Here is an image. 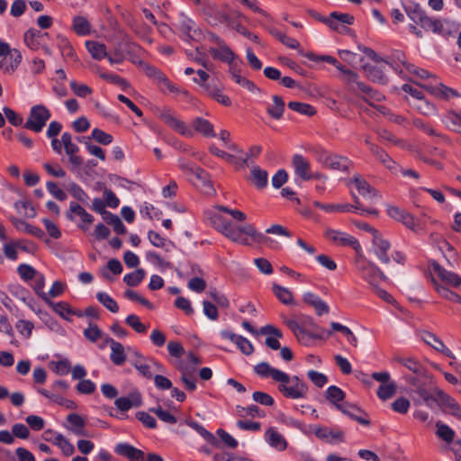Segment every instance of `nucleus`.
<instances>
[{"label": "nucleus", "mask_w": 461, "mask_h": 461, "mask_svg": "<svg viewBox=\"0 0 461 461\" xmlns=\"http://www.w3.org/2000/svg\"><path fill=\"white\" fill-rule=\"evenodd\" d=\"M125 322L137 333H145L147 331V326L144 323H142L140 318L135 314L128 315L127 318L125 319Z\"/></svg>", "instance_id": "338daca9"}, {"label": "nucleus", "mask_w": 461, "mask_h": 461, "mask_svg": "<svg viewBox=\"0 0 461 461\" xmlns=\"http://www.w3.org/2000/svg\"><path fill=\"white\" fill-rule=\"evenodd\" d=\"M390 248V242L375 231L373 237L371 250L383 264L387 265L391 262V258L388 255Z\"/></svg>", "instance_id": "f3484780"}, {"label": "nucleus", "mask_w": 461, "mask_h": 461, "mask_svg": "<svg viewBox=\"0 0 461 461\" xmlns=\"http://www.w3.org/2000/svg\"><path fill=\"white\" fill-rule=\"evenodd\" d=\"M175 26L178 36L186 42L195 40L199 33L195 23L183 13L179 14Z\"/></svg>", "instance_id": "f8f14e48"}, {"label": "nucleus", "mask_w": 461, "mask_h": 461, "mask_svg": "<svg viewBox=\"0 0 461 461\" xmlns=\"http://www.w3.org/2000/svg\"><path fill=\"white\" fill-rule=\"evenodd\" d=\"M423 340L427 344L431 346L435 350L443 353L444 355H446L448 357H452V358L454 357L452 351L450 349H448L445 346L443 341L439 338H438L436 335L428 332L424 335Z\"/></svg>", "instance_id": "f704fd0d"}, {"label": "nucleus", "mask_w": 461, "mask_h": 461, "mask_svg": "<svg viewBox=\"0 0 461 461\" xmlns=\"http://www.w3.org/2000/svg\"><path fill=\"white\" fill-rule=\"evenodd\" d=\"M114 452L130 461H143L144 459V452L142 450L125 442L116 444Z\"/></svg>", "instance_id": "4be33fe9"}, {"label": "nucleus", "mask_w": 461, "mask_h": 461, "mask_svg": "<svg viewBox=\"0 0 461 461\" xmlns=\"http://www.w3.org/2000/svg\"><path fill=\"white\" fill-rule=\"evenodd\" d=\"M254 372L261 378L271 377L275 382H284L287 374L271 366L267 362H260L254 366Z\"/></svg>", "instance_id": "a211bd4d"}, {"label": "nucleus", "mask_w": 461, "mask_h": 461, "mask_svg": "<svg viewBox=\"0 0 461 461\" xmlns=\"http://www.w3.org/2000/svg\"><path fill=\"white\" fill-rule=\"evenodd\" d=\"M394 361L401 364L405 368L412 372L414 377H428V371L426 367L414 357L398 356L394 357Z\"/></svg>", "instance_id": "dca6fc26"}, {"label": "nucleus", "mask_w": 461, "mask_h": 461, "mask_svg": "<svg viewBox=\"0 0 461 461\" xmlns=\"http://www.w3.org/2000/svg\"><path fill=\"white\" fill-rule=\"evenodd\" d=\"M142 403L141 394L135 390L126 397L116 398L114 404L122 411H127L132 407H140Z\"/></svg>", "instance_id": "393cba45"}, {"label": "nucleus", "mask_w": 461, "mask_h": 461, "mask_svg": "<svg viewBox=\"0 0 461 461\" xmlns=\"http://www.w3.org/2000/svg\"><path fill=\"white\" fill-rule=\"evenodd\" d=\"M274 104L267 108V113L274 119L279 120L285 112V102L279 95H273L272 97Z\"/></svg>", "instance_id": "c03bdc74"}, {"label": "nucleus", "mask_w": 461, "mask_h": 461, "mask_svg": "<svg viewBox=\"0 0 461 461\" xmlns=\"http://www.w3.org/2000/svg\"><path fill=\"white\" fill-rule=\"evenodd\" d=\"M348 185L354 194V190H357L358 194L364 199L374 200L381 198L378 192L359 174L354 175V176L348 181Z\"/></svg>", "instance_id": "1a4fd4ad"}, {"label": "nucleus", "mask_w": 461, "mask_h": 461, "mask_svg": "<svg viewBox=\"0 0 461 461\" xmlns=\"http://www.w3.org/2000/svg\"><path fill=\"white\" fill-rule=\"evenodd\" d=\"M363 69L366 73L367 77L375 83L381 85L387 84V77L382 68L371 65H364Z\"/></svg>", "instance_id": "a19ab883"}, {"label": "nucleus", "mask_w": 461, "mask_h": 461, "mask_svg": "<svg viewBox=\"0 0 461 461\" xmlns=\"http://www.w3.org/2000/svg\"><path fill=\"white\" fill-rule=\"evenodd\" d=\"M72 29L77 35L86 36L91 32V24L86 17L76 15L72 20Z\"/></svg>", "instance_id": "58836bf2"}, {"label": "nucleus", "mask_w": 461, "mask_h": 461, "mask_svg": "<svg viewBox=\"0 0 461 461\" xmlns=\"http://www.w3.org/2000/svg\"><path fill=\"white\" fill-rule=\"evenodd\" d=\"M50 364L52 366L53 371L59 375H68L71 369V364L67 358L57 362L51 361Z\"/></svg>", "instance_id": "774afa93"}, {"label": "nucleus", "mask_w": 461, "mask_h": 461, "mask_svg": "<svg viewBox=\"0 0 461 461\" xmlns=\"http://www.w3.org/2000/svg\"><path fill=\"white\" fill-rule=\"evenodd\" d=\"M350 165L351 161L348 158L339 156L337 154H331L325 167L344 172L349 168Z\"/></svg>", "instance_id": "c9c22d12"}, {"label": "nucleus", "mask_w": 461, "mask_h": 461, "mask_svg": "<svg viewBox=\"0 0 461 461\" xmlns=\"http://www.w3.org/2000/svg\"><path fill=\"white\" fill-rule=\"evenodd\" d=\"M315 436L330 444H338L345 439V433L339 428L319 426L314 429Z\"/></svg>", "instance_id": "2eb2a0df"}, {"label": "nucleus", "mask_w": 461, "mask_h": 461, "mask_svg": "<svg viewBox=\"0 0 461 461\" xmlns=\"http://www.w3.org/2000/svg\"><path fill=\"white\" fill-rule=\"evenodd\" d=\"M292 165L295 175L302 180L312 178L311 166L309 161L301 154H294L292 158Z\"/></svg>", "instance_id": "5701e85b"}, {"label": "nucleus", "mask_w": 461, "mask_h": 461, "mask_svg": "<svg viewBox=\"0 0 461 461\" xmlns=\"http://www.w3.org/2000/svg\"><path fill=\"white\" fill-rule=\"evenodd\" d=\"M22 59V53L18 50L13 49L7 58L0 61V68L5 71H14L20 65Z\"/></svg>", "instance_id": "72a5a7b5"}, {"label": "nucleus", "mask_w": 461, "mask_h": 461, "mask_svg": "<svg viewBox=\"0 0 461 461\" xmlns=\"http://www.w3.org/2000/svg\"><path fill=\"white\" fill-rule=\"evenodd\" d=\"M355 88L356 92L354 93L358 95L357 91L361 92L363 94L361 98L372 106H375L373 102H381L384 99V95L381 92L373 89L363 82H357Z\"/></svg>", "instance_id": "b1692460"}, {"label": "nucleus", "mask_w": 461, "mask_h": 461, "mask_svg": "<svg viewBox=\"0 0 461 461\" xmlns=\"http://www.w3.org/2000/svg\"><path fill=\"white\" fill-rule=\"evenodd\" d=\"M266 442L278 451H284L287 447V441L276 429L269 428L264 435Z\"/></svg>", "instance_id": "bb28decb"}, {"label": "nucleus", "mask_w": 461, "mask_h": 461, "mask_svg": "<svg viewBox=\"0 0 461 461\" xmlns=\"http://www.w3.org/2000/svg\"><path fill=\"white\" fill-rule=\"evenodd\" d=\"M386 212L392 219L402 222L408 228H414L416 223L413 216L411 213L405 212L399 205L394 203H386Z\"/></svg>", "instance_id": "aec40b11"}, {"label": "nucleus", "mask_w": 461, "mask_h": 461, "mask_svg": "<svg viewBox=\"0 0 461 461\" xmlns=\"http://www.w3.org/2000/svg\"><path fill=\"white\" fill-rule=\"evenodd\" d=\"M106 342L111 348L110 359L112 363L117 366H122L127 359L123 345L112 338L106 339Z\"/></svg>", "instance_id": "a878e982"}, {"label": "nucleus", "mask_w": 461, "mask_h": 461, "mask_svg": "<svg viewBox=\"0 0 461 461\" xmlns=\"http://www.w3.org/2000/svg\"><path fill=\"white\" fill-rule=\"evenodd\" d=\"M185 424L194 429L208 443L212 444L215 441V437L200 423L192 420H186Z\"/></svg>", "instance_id": "5fc2aeb1"}, {"label": "nucleus", "mask_w": 461, "mask_h": 461, "mask_svg": "<svg viewBox=\"0 0 461 461\" xmlns=\"http://www.w3.org/2000/svg\"><path fill=\"white\" fill-rule=\"evenodd\" d=\"M396 384L393 381H390L384 384H381L377 390V396L386 401L390 399L396 393Z\"/></svg>", "instance_id": "052dcab7"}, {"label": "nucleus", "mask_w": 461, "mask_h": 461, "mask_svg": "<svg viewBox=\"0 0 461 461\" xmlns=\"http://www.w3.org/2000/svg\"><path fill=\"white\" fill-rule=\"evenodd\" d=\"M209 52L214 59H219L228 64H230L235 59L234 52L229 48L226 42L218 48L211 47Z\"/></svg>", "instance_id": "473e14b6"}, {"label": "nucleus", "mask_w": 461, "mask_h": 461, "mask_svg": "<svg viewBox=\"0 0 461 461\" xmlns=\"http://www.w3.org/2000/svg\"><path fill=\"white\" fill-rule=\"evenodd\" d=\"M67 421L68 426L67 427L74 435L77 436H86L85 429L86 421L85 420L77 413H70L67 416Z\"/></svg>", "instance_id": "2f4dec72"}, {"label": "nucleus", "mask_w": 461, "mask_h": 461, "mask_svg": "<svg viewBox=\"0 0 461 461\" xmlns=\"http://www.w3.org/2000/svg\"><path fill=\"white\" fill-rule=\"evenodd\" d=\"M403 9L407 16L415 23L420 24L422 29H425L430 17L428 16L421 6L415 2H410L403 5Z\"/></svg>", "instance_id": "6ab92c4d"}, {"label": "nucleus", "mask_w": 461, "mask_h": 461, "mask_svg": "<svg viewBox=\"0 0 461 461\" xmlns=\"http://www.w3.org/2000/svg\"><path fill=\"white\" fill-rule=\"evenodd\" d=\"M278 391L283 396L289 399H303L308 394L307 384L300 379L297 375L290 376L287 374L286 379L284 382H277Z\"/></svg>", "instance_id": "f03ea898"}, {"label": "nucleus", "mask_w": 461, "mask_h": 461, "mask_svg": "<svg viewBox=\"0 0 461 461\" xmlns=\"http://www.w3.org/2000/svg\"><path fill=\"white\" fill-rule=\"evenodd\" d=\"M429 267L443 283L454 287L461 285V277L457 274L445 269L438 262L431 261Z\"/></svg>", "instance_id": "412c9836"}, {"label": "nucleus", "mask_w": 461, "mask_h": 461, "mask_svg": "<svg viewBox=\"0 0 461 461\" xmlns=\"http://www.w3.org/2000/svg\"><path fill=\"white\" fill-rule=\"evenodd\" d=\"M315 207L327 213L352 212L364 217L376 218L379 212L370 203H314Z\"/></svg>", "instance_id": "f257e3e1"}, {"label": "nucleus", "mask_w": 461, "mask_h": 461, "mask_svg": "<svg viewBox=\"0 0 461 461\" xmlns=\"http://www.w3.org/2000/svg\"><path fill=\"white\" fill-rule=\"evenodd\" d=\"M243 234L251 237L254 241L262 242L266 245L273 242L272 239L265 236L263 233L258 232L255 227L251 224H244L235 227L231 233L228 234V239L242 245H249L250 243L249 242L248 238L243 237Z\"/></svg>", "instance_id": "7ed1b4c3"}, {"label": "nucleus", "mask_w": 461, "mask_h": 461, "mask_svg": "<svg viewBox=\"0 0 461 461\" xmlns=\"http://www.w3.org/2000/svg\"><path fill=\"white\" fill-rule=\"evenodd\" d=\"M92 209L95 212H99L103 214V219L106 221L107 224L111 225L113 230L117 234H124L126 232V228L123 225L122 220L115 214L112 212L104 211L105 207L115 208L119 203H92Z\"/></svg>", "instance_id": "ddd939ff"}, {"label": "nucleus", "mask_w": 461, "mask_h": 461, "mask_svg": "<svg viewBox=\"0 0 461 461\" xmlns=\"http://www.w3.org/2000/svg\"><path fill=\"white\" fill-rule=\"evenodd\" d=\"M145 271L142 268H139L131 273L124 276L123 281L129 286H137L144 278Z\"/></svg>", "instance_id": "e2e57ef3"}, {"label": "nucleus", "mask_w": 461, "mask_h": 461, "mask_svg": "<svg viewBox=\"0 0 461 461\" xmlns=\"http://www.w3.org/2000/svg\"><path fill=\"white\" fill-rule=\"evenodd\" d=\"M403 379L412 387V392L417 395V397L413 398L415 403H425L429 407L432 406L435 402V399L426 388L422 381L423 378L414 377L412 375H406L403 376Z\"/></svg>", "instance_id": "0eeeda50"}, {"label": "nucleus", "mask_w": 461, "mask_h": 461, "mask_svg": "<svg viewBox=\"0 0 461 461\" xmlns=\"http://www.w3.org/2000/svg\"><path fill=\"white\" fill-rule=\"evenodd\" d=\"M444 124L450 130L461 132V113H449L443 119Z\"/></svg>", "instance_id": "13d9d810"}, {"label": "nucleus", "mask_w": 461, "mask_h": 461, "mask_svg": "<svg viewBox=\"0 0 461 461\" xmlns=\"http://www.w3.org/2000/svg\"><path fill=\"white\" fill-rule=\"evenodd\" d=\"M14 208L17 213L24 218H33L37 213L33 203H14Z\"/></svg>", "instance_id": "0e129e2a"}, {"label": "nucleus", "mask_w": 461, "mask_h": 461, "mask_svg": "<svg viewBox=\"0 0 461 461\" xmlns=\"http://www.w3.org/2000/svg\"><path fill=\"white\" fill-rule=\"evenodd\" d=\"M324 235L325 238L335 246L349 247L354 249L357 255L362 253V247L358 240L348 232L339 230L327 229Z\"/></svg>", "instance_id": "423d86ee"}, {"label": "nucleus", "mask_w": 461, "mask_h": 461, "mask_svg": "<svg viewBox=\"0 0 461 461\" xmlns=\"http://www.w3.org/2000/svg\"><path fill=\"white\" fill-rule=\"evenodd\" d=\"M43 34L36 29H29L24 33V43L28 48L36 50L40 48V39Z\"/></svg>", "instance_id": "de8ad7c7"}, {"label": "nucleus", "mask_w": 461, "mask_h": 461, "mask_svg": "<svg viewBox=\"0 0 461 461\" xmlns=\"http://www.w3.org/2000/svg\"><path fill=\"white\" fill-rule=\"evenodd\" d=\"M459 29L458 24L450 19H433L430 17L425 31H431L432 32L443 37L454 35Z\"/></svg>", "instance_id": "9b49d317"}, {"label": "nucleus", "mask_w": 461, "mask_h": 461, "mask_svg": "<svg viewBox=\"0 0 461 461\" xmlns=\"http://www.w3.org/2000/svg\"><path fill=\"white\" fill-rule=\"evenodd\" d=\"M45 302L47 303V304L50 307H51V309L56 313H58L60 317H62L64 319H68V315H77L78 317L82 316L81 313H77L76 312H74L68 303H65V302L54 303V302L50 301V299H47V301H45Z\"/></svg>", "instance_id": "4c0bfd02"}, {"label": "nucleus", "mask_w": 461, "mask_h": 461, "mask_svg": "<svg viewBox=\"0 0 461 461\" xmlns=\"http://www.w3.org/2000/svg\"><path fill=\"white\" fill-rule=\"evenodd\" d=\"M33 285L32 288L34 292L44 301H47L48 295L43 291L44 285H45V277L44 276L38 272V274L33 277Z\"/></svg>", "instance_id": "69168bd1"}, {"label": "nucleus", "mask_w": 461, "mask_h": 461, "mask_svg": "<svg viewBox=\"0 0 461 461\" xmlns=\"http://www.w3.org/2000/svg\"><path fill=\"white\" fill-rule=\"evenodd\" d=\"M326 399L331 402L336 409L338 410V406L343 405V400L345 398V393L336 385H330L327 388L325 392Z\"/></svg>", "instance_id": "ea45409f"}, {"label": "nucleus", "mask_w": 461, "mask_h": 461, "mask_svg": "<svg viewBox=\"0 0 461 461\" xmlns=\"http://www.w3.org/2000/svg\"><path fill=\"white\" fill-rule=\"evenodd\" d=\"M391 66L392 68L399 75L402 73V70L400 68L399 64H402L407 68V64H409L406 60L405 54L399 50L393 51L392 56L389 59H384L382 61Z\"/></svg>", "instance_id": "e433bc0d"}, {"label": "nucleus", "mask_w": 461, "mask_h": 461, "mask_svg": "<svg viewBox=\"0 0 461 461\" xmlns=\"http://www.w3.org/2000/svg\"><path fill=\"white\" fill-rule=\"evenodd\" d=\"M338 410L362 425L366 426L370 423L369 420L366 418V415L354 404L344 402L343 405L338 406Z\"/></svg>", "instance_id": "cd10ccee"}, {"label": "nucleus", "mask_w": 461, "mask_h": 461, "mask_svg": "<svg viewBox=\"0 0 461 461\" xmlns=\"http://www.w3.org/2000/svg\"><path fill=\"white\" fill-rule=\"evenodd\" d=\"M96 299L108 311H110V312H112L113 313H116V312H119V305H118V303L107 293H105V292H98L96 294Z\"/></svg>", "instance_id": "8fccbe9b"}, {"label": "nucleus", "mask_w": 461, "mask_h": 461, "mask_svg": "<svg viewBox=\"0 0 461 461\" xmlns=\"http://www.w3.org/2000/svg\"><path fill=\"white\" fill-rule=\"evenodd\" d=\"M335 67H336V68L338 70H339L343 74L344 80L348 85H350V90L352 92H356L355 86H357V82H359L358 81V75L356 72H354V71H352L350 69L346 68L339 62H338V64Z\"/></svg>", "instance_id": "603ef678"}, {"label": "nucleus", "mask_w": 461, "mask_h": 461, "mask_svg": "<svg viewBox=\"0 0 461 461\" xmlns=\"http://www.w3.org/2000/svg\"><path fill=\"white\" fill-rule=\"evenodd\" d=\"M203 14L212 26H217L222 23H226L228 25L231 24L230 17L221 10L216 4L210 1L203 3Z\"/></svg>", "instance_id": "9d476101"}, {"label": "nucleus", "mask_w": 461, "mask_h": 461, "mask_svg": "<svg viewBox=\"0 0 461 461\" xmlns=\"http://www.w3.org/2000/svg\"><path fill=\"white\" fill-rule=\"evenodd\" d=\"M371 152L379 158L389 169H393L395 166V162L389 157V155L381 148L375 144L370 145Z\"/></svg>", "instance_id": "4d7b16f0"}, {"label": "nucleus", "mask_w": 461, "mask_h": 461, "mask_svg": "<svg viewBox=\"0 0 461 461\" xmlns=\"http://www.w3.org/2000/svg\"><path fill=\"white\" fill-rule=\"evenodd\" d=\"M273 293L284 304L289 305L294 303L293 294L290 290L278 285H274Z\"/></svg>", "instance_id": "6e6d98bb"}, {"label": "nucleus", "mask_w": 461, "mask_h": 461, "mask_svg": "<svg viewBox=\"0 0 461 461\" xmlns=\"http://www.w3.org/2000/svg\"><path fill=\"white\" fill-rule=\"evenodd\" d=\"M303 302L313 307L317 315L321 316L329 312V305L317 294L312 292L303 294Z\"/></svg>", "instance_id": "7c9ffc66"}, {"label": "nucleus", "mask_w": 461, "mask_h": 461, "mask_svg": "<svg viewBox=\"0 0 461 461\" xmlns=\"http://www.w3.org/2000/svg\"><path fill=\"white\" fill-rule=\"evenodd\" d=\"M205 88L208 95L212 96L215 101L225 106L230 105L231 102L230 97L224 95L221 89L210 85H207Z\"/></svg>", "instance_id": "864d4df0"}, {"label": "nucleus", "mask_w": 461, "mask_h": 461, "mask_svg": "<svg viewBox=\"0 0 461 461\" xmlns=\"http://www.w3.org/2000/svg\"><path fill=\"white\" fill-rule=\"evenodd\" d=\"M50 117L51 113L46 106L42 104L34 105L30 110L24 127L34 132H41Z\"/></svg>", "instance_id": "39448f33"}, {"label": "nucleus", "mask_w": 461, "mask_h": 461, "mask_svg": "<svg viewBox=\"0 0 461 461\" xmlns=\"http://www.w3.org/2000/svg\"><path fill=\"white\" fill-rule=\"evenodd\" d=\"M436 435L446 443L449 444L454 440L456 433L449 426L438 420L436 422Z\"/></svg>", "instance_id": "09e8293b"}, {"label": "nucleus", "mask_w": 461, "mask_h": 461, "mask_svg": "<svg viewBox=\"0 0 461 461\" xmlns=\"http://www.w3.org/2000/svg\"><path fill=\"white\" fill-rule=\"evenodd\" d=\"M433 284L435 286V290L437 293L444 299H447L448 301L457 303L461 304V296L457 294L452 292L446 286L438 284L436 280L433 279Z\"/></svg>", "instance_id": "3c124183"}, {"label": "nucleus", "mask_w": 461, "mask_h": 461, "mask_svg": "<svg viewBox=\"0 0 461 461\" xmlns=\"http://www.w3.org/2000/svg\"><path fill=\"white\" fill-rule=\"evenodd\" d=\"M193 127L196 131L203 134L206 137L215 136L212 124L203 118H195L193 121Z\"/></svg>", "instance_id": "a18cd8bd"}, {"label": "nucleus", "mask_w": 461, "mask_h": 461, "mask_svg": "<svg viewBox=\"0 0 461 461\" xmlns=\"http://www.w3.org/2000/svg\"><path fill=\"white\" fill-rule=\"evenodd\" d=\"M356 264L361 277L366 280L371 287L376 285L379 280H386L387 278L375 264L364 258L362 253L357 255Z\"/></svg>", "instance_id": "20e7f679"}, {"label": "nucleus", "mask_w": 461, "mask_h": 461, "mask_svg": "<svg viewBox=\"0 0 461 461\" xmlns=\"http://www.w3.org/2000/svg\"><path fill=\"white\" fill-rule=\"evenodd\" d=\"M438 393L441 396V399L447 409V412L461 421L460 405L453 398L444 394L441 391H438Z\"/></svg>", "instance_id": "49530a36"}, {"label": "nucleus", "mask_w": 461, "mask_h": 461, "mask_svg": "<svg viewBox=\"0 0 461 461\" xmlns=\"http://www.w3.org/2000/svg\"><path fill=\"white\" fill-rule=\"evenodd\" d=\"M211 223L215 230L222 233L228 238V234L231 233L235 227L231 226L222 216L219 214H212L210 218Z\"/></svg>", "instance_id": "37998d69"}, {"label": "nucleus", "mask_w": 461, "mask_h": 461, "mask_svg": "<svg viewBox=\"0 0 461 461\" xmlns=\"http://www.w3.org/2000/svg\"><path fill=\"white\" fill-rule=\"evenodd\" d=\"M287 106L289 109L303 115L311 116L316 113L315 109L306 103L292 101L288 103Z\"/></svg>", "instance_id": "bf43d9fd"}, {"label": "nucleus", "mask_w": 461, "mask_h": 461, "mask_svg": "<svg viewBox=\"0 0 461 461\" xmlns=\"http://www.w3.org/2000/svg\"><path fill=\"white\" fill-rule=\"evenodd\" d=\"M249 179L258 189H264L268 184L267 171L256 164H251Z\"/></svg>", "instance_id": "c756f323"}, {"label": "nucleus", "mask_w": 461, "mask_h": 461, "mask_svg": "<svg viewBox=\"0 0 461 461\" xmlns=\"http://www.w3.org/2000/svg\"><path fill=\"white\" fill-rule=\"evenodd\" d=\"M135 358L131 360V365L135 367V369L142 376L146 378H151L152 377V370L155 368L158 371H162V366L153 360H147L141 354H140L138 351H135L134 353Z\"/></svg>", "instance_id": "4468645a"}, {"label": "nucleus", "mask_w": 461, "mask_h": 461, "mask_svg": "<svg viewBox=\"0 0 461 461\" xmlns=\"http://www.w3.org/2000/svg\"><path fill=\"white\" fill-rule=\"evenodd\" d=\"M158 117L168 127L179 134L188 138L193 136V130L181 121L172 110L168 108L162 109L159 111Z\"/></svg>", "instance_id": "6e6552de"}, {"label": "nucleus", "mask_w": 461, "mask_h": 461, "mask_svg": "<svg viewBox=\"0 0 461 461\" xmlns=\"http://www.w3.org/2000/svg\"><path fill=\"white\" fill-rule=\"evenodd\" d=\"M86 47L92 58L96 60H101L107 57L106 47L103 43H99L95 41H86Z\"/></svg>", "instance_id": "79ce46f5"}, {"label": "nucleus", "mask_w": 461, "mask_h": 461, "mask_svg": "<svg viewBox=\"0 0 461 461\" xmlns=\"http://www.w3.org/2000/svg\"><path fill=\"white\" fill-rule=\"evenodd\" d=\"M48 434H53L54 438L50 439V438H46V440L51 441L55 446L59 447L65 456H68L74 454V446L61 433L48 429L45 431V435Z\"/></svg>", "instance_id": "c85d7f7f"}, {"label": "nucleus", "mask_w": 461, "mask_h": 461, "mask_svg": "<svg viewBox=\"0 0 461 461\" xmlns=\"http://www.w3.org/2000/svg\"><path fill=\"white\" fill-rule=\"evenodd\" d=\"M9 293L17 298L18 300L23 302H27L29 296L31 295L30 292L18 284H12L8 286Z\"/></svg>", "instance_id": "680f3d73"}]
</instances>
